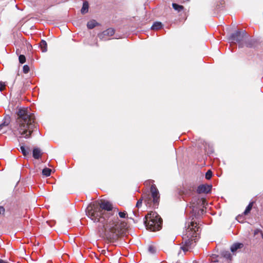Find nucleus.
Listing matches in <instances>:
<instances>
[{"instance_id": "11", "label": "nucleus", "mask_w": 263, "mask_h": 263, "mask_svg": "<svg viewBox=\"0 0 263 263\" xmlns=\"http://www.w3.org/2000/svg\"><path fill=\"white\" fill-rule=\"evenodd\" d=\"M145 196L144 195L143 193L142 194L140 198L138 200L136 207L138 209H139L142 207L143 201H144V204L147 206V205H149V202L148 199H147V197H145Z\"/></svg>"}, {"instance_id": "16", "label": "nucleus", "mask_w": 263, "mask_h": 263, "mask_svg": "<svg viewBox=\"0 0 263 263\" xmlns=\"http://www.w3.org/2000/svg\"><path fill=\"white\" fill-rule=\"evenodd\" d=\"M254 236L258 239L263 240V232L260 229H256L254 231Z\"/></svg>"}, {"instance_id": "9", "label": "nucleus", "mask_w": 263, "mask_h": 263, "mask_svg": "<svg viewBox=\"0 0 263 263\" xmlns=\"http://www.w3.org/2000/svg\"><path fill=\"white\" fill-rule=\"evenodd\" d=\"M115 30L113 28H110L99 33L98 36L100 40L106 41L109 40V37L115 34Z\"/></svg>"}, {"instance_id": "10", "label": "nucleus", "mask_w": 263, "mask_h": 263, "mask_svg": "<svg viewBox=\"0 0 263 263\" xmlns=\"http://www.w3.org/2000/svg\"><path fill=\"white\" fill-rule=\"evenodd\" d=\"M212 189V185L208 184H201L198 186L197 189V192L198 194L204 193L208 194L210 193Z\"/></svg>"}, {"instance_id": "27", "label": "nucleus", "mask_w": 263, "mask_h": 263, "mask_svg": "<svg viewBox=\"0 0 263 263\" xmlns=\"http://www.w3.org/2000/svg\"><path fill=\"white\" fill-rule=\"evenodd\" d=\"M148 251L152 254H155L156 252V248L153 245H150L148 247Z\"/></svg>"}, {"instance_id": "18", "label": "nucleus", "mask_w": 263, "mask_h": 263, "mask_svg": "<svg viewBox=\"0 0 263 263\" xmlns=\"http://www.w3.org/2000/svg\"><path fill=\"white\" fill-rule=\"evenodd\" d=\"M243 244L242 243H235L233 244L231 247V251L232 252H234L237 251L238 249L243 248Z\"/></svg>"}, {"instance_id": "25", "label": "nucleus", "mask_w": 263, "mask_h": 263, "mask_svg": "<svg viewBox=\"0 0 263 263\" xmlns=\"http://www.w3.org/2000/svg\"><path fill=\"white\" fill-rule=\"evenodd\" d=\"M253 202H250L248 205L247 206L245 211L243 212V214L246 215H248L251 211L252 206L253 205Z\"/></svg>"}, {"instance_id": "31", "label": "nucleus", "mask_w": 263, "mask_h": 263, "mask_svg": "<svg viewBox=\"0 0 263 263\" xmlns=\"http://www.w3.org/2000/svg\"><path fill=\"white\" fill-rule=\"evenodd\" d=\"M119 216L121 218H125L127 216V213L124 212H119Z\"/></svg>"}, {"instance_id": "4", "label": "nucleus", "mask_w": 263, "mask_h": 263, "mask_svg": "<svg viewBox=\"0 0 263 263\" xmlns=\"http://www.w3.org/2000/svg\"><path fill=\"white\" fill-rule=\"evenodd\" d=\"M193 220L194 217L192 218V221L189 224L185 230V234L182 237L184 242L181 248L185 252L194 246V243L199 237L200 230L199 224Z\"/></svg>"}, {"instance_id": "28", "label": "nucleus", "mask_w": 263, "mask_h": 263, "mask_svg": "<svg viewBox=\"0 0 263 263\" xmlns=\"http://www.w3.org/2000/svg\"><path fill=\"white\" fill-rule=\"evenodd\" d=\"M19 62L21 64H23L26 62V58L25 55L21 54L18 58Z\"/></svg>"}, {"instance_id": "8", "label": "nucleus", "mask_w": 263, "mask_h": 263, "mask_svg": "<svg viewBox=\"0 0 263 263\" xmlns=\"http://www.w3.org/2000/svg\"><path fill=\"white\" fill-rule=\"evenodd\" d=\"M248 37L245 31L237 30L232 33L229 37L228 40L232 43H237L239 47H244V40Z\"/></svg>"}, {"instance_id": "32", "label": "nucleus", "mask_w": 263, "mask_h": 263, "mask_svg": "<svg viewBox=\"0 0 263 263\" xmlns=\"http://www.w3.org/2000/svg\"><path fill=\"white\" fill-rule=\"evenodd\" d=\"M6 88V84L4 82H0V91H2Z\"/></svg>"}, {"instance_id": "1", "label": "nucleus", "mask_w": 263, "mask_h": 263, "mask_svg": "<svg viewBox=\"0 0 263 263\" xmlns=\"http://www.w3.org/2000/svg\"><path fill=\"white\" fill-rule=\"evenodd\" d=\"M98 222L100 236L109 242H114L123 236L126 232L127 223L119 219L118 215L101 218Z\"/></svg>"}, {"instance_id": "30", "label": "nucleus", "mask_w": 263, "mask_h": 263, "mask_svg": "<svg viewBox=\"0 0 263 263\" xmlns=\"http://www.w3.org/2000/svg\"><path fill=\"white\" fill-rule=\"evenodd\" d=\"M30 70L29 67L27 65H25L23 68V71L24 73H27Z\"/></svg>"}, {"instance_id": "29", "label": "nucleus", "mask_w": 263, "mask_h": 263, "mask_svg": "<svg viewBox=\"0 0 263 263\" xmlns=\"http://www.w3.org/2000/svg\"><path fill=\"white\" fill-rule=\"evenodd\" d=\"M212 176V172L211 170H208L205 174V178L209 180Z\"/></svg>"}, {"instance_id": "24", "label": "nucleus", "mask_w": 263, "mask_h": 263, "mask_svg": "<svg viewBox=\"0 0 263 263\" xmlns=\"http://www.w3.org/2000/svg\"><path fill=\"white\" fill-rule=\"evenodd\" d=\"M20 149L23 154L24 156H26L30 153V148L29 147H27V149L25 148V147L24 146H21L20 147Z\"/></svg>"}, {"instance_id": "2", "label": "nucleus", "mask_w": 263, "mask_h": 263, "mask_svg": "<svg viewBox=\"0 0 263 263\" xmlns=\"http://www.w3.org/2000/svg\"><path fill=\"white\" fill-rule=\"evenodd\" d=\"M15 122L11 125V130L16 137L28 139L31 137L36 128L35 116L27 108H20L17 111Z\"/></svg>"}, {"instance_id": "13", "label": "nucleus", "mask_w": 263, "mask_h": 263, "mask_svg": "<svg viewBox=\"0 0 263 263\" xmlns=\"http://www.w3.org/2000/svg\"><path fill=\"white\" fill-rule=\"evenodd\" d=\"M43 153L39 147H34L32 151V156L35 159L41 158Z\"/></svg>"}, {"instance_id": "22", "label": "nucleus", "mask_w": 263, "mask_h": 263, "mask_svg": "<svg viewBox=\"0 0 263 263\" xmlns=\"http://www.w3.org/2000/svg\"><path fill=\"white\" fill-rule=\"evenodd\" d=\"M89 5L87 2H84L83 4L82 8L81 9V13L85 14L88 11Z\"/></svg>"}, {"instance_id": "5", "label": "nucleus", "mask_w": 263, "mask_h": 263, "mask_svg": "<svg viewBox=\"0 0 263 263\" xmlns=\"http://www.w3.org/2000/svg\"><path fill=\"white\" fill-rule=\"evenodd\" d=\"M144 222L147 229L155 232L161 229L162 219L156 212H151L145 216Z\"/></svg>"}, {"instance_id": "19", "label": "nucleus", "mask_w": 263, "mask_h": 263, "mask_svg": "<svg viewBox=\"0 0 263 263\" xmlns=\"http://www.w3.org/2000/svg\"><path fill=\"white\" fill-rule=\"evenodd\" d=\"M99 24L95 20H91L87 24V27L89 29H92L96 26H98Z\"/></svg>"}, {"instance_id": "23", "label": "nucleus", "mask_w": 263, "mask_h": 263, "mask_svg": "<svg viewBox=\"0 0 263 263\" xmlns=\"http://www.w3.org/2000/svg\"><path fill=\"white\" fill-rule=\"evenodd\" d=\"M173 8L178 12H180L184 9V7L182 5H179L176 3L172 4Z\"/></svg>"}, {"instance_id": "33", "label": "nucleus", "mask_w": 263, "mask_h": 263, "mask_svg": "<svg viewBox=\"0 0 263 263\" xmlns=\"http://www.w3.org/2000/svg\"><path fill=\"white\" fill-rule=\"evenodd\" d=\"M5 212V210L3 206H0V215H4Z\"/></svg>"}, {"instance_id": "21", "label": "nucleus", "mask_w": 263, "mask_h": 263, "mask_svg": "<svg viewBox=\"0 0 263 263\" xmlns=\"http://www.w3.org/2000/svg\"><path fill=\"white\" fill-rule=\"evenodd\" d=\"M162 27V24L161 22H155L152 26L151 27V29L152 30H159Z\"/></svg>"}, {"instance_id": "26", "label": "nucleus", "mask_w": 263, "mask_h": 263, "mask_svg": "<svg viewBox=\"0 0 263 263\" xmlns=\"http://www.w3.org/2000/svg\"><path fill=\"white\" fill-rule=\"evenodd\" d=\"M51 170L49 168H45L42 170V174L46 176H49L51 174Z\"/></svg>"}, {"instance_id": "35", "label": "nucleus", "mask_w": 263, "mask_h": 263, "mask_svg": "<svg viewBox=\"0 0 263 263\" xmlns=\"http://www.w3.org/2000/svg\"><path fill=\"white\" fill-rule=\"evenodd\" d=\"M194 189H195V187H193L192 189H190V191L191 192H192V191H193L194 190Z\"/></svg>"}, {"instance_id": "6", "label": "nucleus", "mask_w": 263, "mask_h": 263, "mask_svg": "<svg viewBox=\"0 0 263 263\" xmlns=\"http://www.w3.org/2000/svg\"><path fill=\"white\" fill-rule=\"evenodd\" d=\"M145 197H146L149 202L147 207L151 209L158 208L160 202V195L159 191L155 184L151 186L150 190L143 192Z\"/></svg>"}, {"instance_id": "15", "label": "nucleus", "mask_w": 263, "mask_h": 263, "mask_svg": "<svg viewBox=\"0 0 263 263\" xmlns=\"http://www.w3.org/2000/svg\"><path fill=\"white\" fill-rule=\"evenodd\" d=\"M244 47H247L248 48H252L254 46L255 42L253 40H249L247 39V38L244 40Z\"/></svg>"}, {"instance_id": "20", "label": "nucleus", "mask_w": 263, "mask_h": 263, "mask_svg": "<svg viewBox=\"0 0 263 263\" xmlns=\"http://www.w3.org/2000/svg\"><path fill=\"white\" fill-rule=\"evenodd\" d=\"M40 48L43 52L47 51V44L44 40H42L40 44Z\"/></svg>"}, {"instance_id": "12", "label": "nucleus", "mask_w": 263, "mask_h": 263, "mask_svg": "<svg viewBox=\"0 0 263 263\" xmlns=\"http://www.w3.org/2000/svg\"><path fill=\"white\" fill-rule=\"evenodd\" d=\"M223 258L218 257V255L213 254L210 257L211 263H228V261H224Z\"/></svg>"}, {"instance_id": "3", "label": "nucleus", "mask_w": 263, "mask_h": 263, "mask_svg": "<svg viewBox=\"0 0 263 263\" xmlns=\"http://www.w3.org/2000/svg\"><path fill=\"white\" fill-rule=\"evenodd\" d=\"M118 210L113 209L112 204L107 200H101L90 203L86 208L87 216L93 222L99 221L101 218H107L117 214Z\"/></svg>"}, {"instance_id": "14", "label": "nucleus", "mask_w": 263, "mask_h": 263, "mask_svg": "<svg viewBox=\"0 0 263 263\" xmlns=\"http://www.w3.org/2000/svg\"><path fill=\"white\" fill-rule=\"evenodd\" d=\"M218 257H222L224 261H227L228 263H230L232 260V256L231 253L229 251H223L221 253V256H218Z\"/></svg>"}, {"instance_id": "17", "label": "nucleus", "mask_w": 263, "mask_h": 263, "mask_svg": "<svg viewBox=\"0 0 263 263\" xmlns=\"http://www.w3.org/2000/svg\"><path fill=\"white\" fill-rule=\"evenodd\" d=\"M10 123V118L6 117L4 119L3 122L0 124V130L2 129L4 127L7 126Z\"/></svg>"}, {"instance_id": "34", "label": "nucleus", "mask_w": 263, "mask_h": 263, "mask_svg": "<svg viewBox=\"0 0 263 263\" xmlns=\"http://www.w3.org/2000/svg\"><path fill=\"white\" fill-rule=\"evenodd\" d=\"M242 217V216H238L237 217V219L238 221H239V219H240Z\"/></svg>"}, {"instance_id": "7", "label": "nucleus", "mask_w": 263, "mask_h": 263, "mask_svg": "<svg viewBox=\"0 0 263 263\" xmlns=\"http://www.w3.org/2000/svg\"><path fill=\"white\" fill-rule=\"evenodd\" d=\"M194 201L193 200L191 203V207L192 208V216H194L195 218H199L204 213L203 209L201 208L200 206L204 205L206 200L203 198H195L194 199Z\"/></svg>"}]
</instances>
